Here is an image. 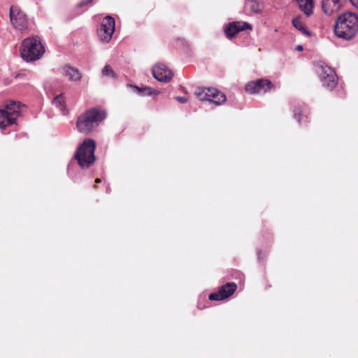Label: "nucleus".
<instances>
[{
  "mask_svg": "<svg viewBox=\"0 0 358 358\" xmlns=\"http://www.w3.org/2000/svg\"><path fill=\"white\" fill-rule=\"evenodd\" d=\"M106 117L107 112L104 109L89 108L77 117L76 129L80 134L88 135L95 131Z\"/></svg>",
  "mask_w": 358,
  "mask_h": 358,
  "instance_id": "obj_1",
  "label": "nucleus"
},
{
  "mask_svg": "<svg viewBox=\"0 0 358 358\" xmlns=\"http://www.w3.org/2000/svg\"><path fill=\"white\" fill-rule=\"evenodd\" d=\"M358 32V15L345 12L340 15L334 25L335 34L343 39L350 40Z\"/></svg>",
  "mask_w": 358,
  "mask_h": 358,
  "instance_id": "obj_2",
  "label": "nucleus"
},
{
  "mask_svg": "<svg viewBox=\"0 0 358 358\" xmlns=\"http://www.w3.org/2000/svg\"><path fill=\"white\" fill-rule=\"evenodd\" d=\"M20 52L24 61L31 62L41 59L45 52V48L39 37L32 36L22 41Z\"/></svg>",
  "mask_w": 358,
  "mask_h": 358,
  "instance_id": "obj_3",
  "label": "nucleus"
},
{
  "mask_svg": "<svg viewBox=\"0 0 358 358\" xmlns=\"http://www.w3.org/2000/svg\"><path fill=\"white\" fill-rule=\"evenodd\" d=\"M96 143L93 139L86 138L78 148L75 159L82 169H88L95 161Z\"/></svg>",
  "mask_w": 358,
  "mask_h": 358,
  "instance_id": "obj_4",
  "label": "nucleus"
},
{
  "mask_svg": "<svg viewBox=\"0 0 358 358\" xmlns=\"http://www.w3.org/2000/svg\"><path fill=\"white\" fill-rule=\"evenodd\" d=\"M315 71L319 76L322 85L333 90L338 83V76L333 69L322 62L315 64Z\"/></svg>",
  "mask_w": 358,
  "mask_h": 358,
  "instance_id": "obj_5",
  "label": "nucleus"
},
{
  "mask_svg": "<svg viewBox=\"0 0 358 358\" xmlns=\"http://www.w3.org/2000/svg\"><path fill=\"white\" fill-rule=\"evenodd\" d=\"M115 19L109 15L105 17L102 20L100 28L98 29L100 40L103 43L109 42L115 31Z\"/></svg>",
  "mask_w": 358,
  "mask_h": 358,
  "instance_id": "obj_6",
  "label": "nucleus"
},
{
  "mask_svg": "<svg viewBox=\"0 0 358 358\" xmlns=\"http://www.w3.org/2000/svg\"><path fill=\"white\" fill-rule=\"evenodd\" d=\"M10 20L16 29L24 31L28 27L27 15L17 6H12L10 8Z\"/></svg>",
  "mask_w": 358,
  "mask_h": 358,
  "instance_id": "obj_7",
  "label": "nucleus"
},
{
  "mask_svg": "<svg viewBox=\"0 0 358 358\" xmlns=\"http://www.w3.org/2000/svg\"><path fill=\"white\" fill-rule=\"evenodd\" d=\"M273 87V83L266 79H259L249 82L245 87V90L250 94L266 93Z\"/></svg>",
  "mask_w": 358,
  "mask_h": 358,
  "instance_id": "obj_8",
  "label": "nucleus"
},
{
  "mask_svg": "<svg viewBox=\"0 0 358 358\" xmlns=\"http://www.w3.org/2000/svg\"><path fill=\"white\" fill-rule=\"evenodd\" d=\"M348 0H322V8L327 15L338 13L347 3Z\"/></svg>",
  "mask_w": 358,
  "mask_h": 358,
  "instance_id": "obj_9",
  "label": "nucleus"
},
{
  "mask_svg": "<svg viewBox=\"0 0 358 358\" xmlns=\"http://www.w3.org/2000/svg\"><path fill=\"white\" fill-rule=\"evenodd\" d=\"M236 288L237 285L236 283H227L226 285H222L217 292L210 294L208 299L211 301L223 300L232 295Z\"/></svg>",
  "mask_w": 358,
  "mask_h": 358,
  "instance_id": "obj_10",
  "label": "nucleus"
},
{
  "mask_svg": "<svg viewBox=\"0 0 358 358\" xmlns=\"http://www.w3.org/2000/svg\"><path fill=\"white\" fill-rule=\"evenodd\" d=\"M152 75L155 79L160 82H169L173 78L172 71L164 64H157L152 68Z\"/></svg>",
  "mask_w": 358,
  "mask_h": 358,
  "instance_id": "obj_11",
  "label": "nucleus"
},
{
  "mask_svg": "<svg viewBox=\"0 0 358 358\" xmlns=\"http://www.w3.org/2000/svg\"><path fill=\"white\" fill-rule=\"evenodd\" d=\"M252 26L245 22H229L225 28V34L229 37H233L238 33L245 29H251Z\"/></svg>",
  "mask_w": 358,
  "mask_h": 358,
  "instance_id": "obj_12",
  "label": "nucleus"
},
{
  "mask_svg": "<svg viewBox=\"0 0 358 358\" xmlns=\"http://www.w3.org/2000/svg\"><path fill=\"white\" fill-rule=\"evenodd\" d=\"M61 73L71 82L80 81L82 78V75L78 69L69 65H66L62 68Z\"/></svg>",
  "mask_w": 358,
  "mask_h": 358,
  "instance_id": "obj_13",
  "label": "nucleus"
},
{
  "mask_svg": "<svg viewBox=\"0 0 358 358\" xmlns=\"http://www.w3.org/2000/svg\"><path fill=\"white\" fill-rule=\"evenodd\" d=\"M209 94L210 97L208 101L215 103V105L220 106L226 101L225 94L215 88H212Z\"/></svg>",
  "mask_w": 358,
  "mask_h": 358,
  "instance_id": "obj_14",
  "label": "nucleus"
},
{
  "mask_svg": "<svg viewBox=\"0 0 358 358\" xmlns=\"http://www.w3.org/2000/svg\"><path fill=\"white\" fill-rule=\"evenodd\" d=\"M3 110L15 120L20 114V103L15 101H10Z\"/></svg>",
  "mask_w": 358,
  "mask_h": 358,
  "instance_id": "obj_15",
  "label": "nucleus"
},
{
  "mask_svg": "<svg viewBox=\"0 0 358 358\" xmlns=\"http://www.w3.org/2000/svg\"><path fill=\"white\" fill-rule=\"evenodd\" d=\"M15 124V120L10 117L3 109L0 110V129H4L7 126Z\"/></svg>",
  "mask_w": 358,
  "mask_h": 358,
  "instance_id": "obj_16",
  "label": "nucleus"
},
{
  "mask_svg": "<svg viewBox=\"0 0 358 358\" xmlns=\"http://www.w3.org/2000/svg\"><path fill=\"white\" fill-rule=\"evenodd\" d=\"M301 10L309 16L312 13V8L313 7V0H296Z\"/></svg>",
  "mask_w": 358,
  "mask_h": 358,
  "instance_id": "obj_17",
  "label": "nucleus"
},
{
  "mask_svg": "<svg viewBox=\"0 0 358 358\" xmlns=\"http://www.w3.org/2000/svg\"><path fill=\"white\" fill-rule=\"evenodd\" d=\"M209 87H198L195 90V95L201 101L209 100L210 90Z\"/></svg>",
  "mask_w": 358,
  "mask_h": 358,
  "instance_id": "obj_18",
  "label": "nucleus"
},
{
  "mask_svg": "<svg viewBox=\"0 0 358 358\" xmlns=\"http://www.w3.org/2000/svg\"><path fill=\"white\" fill-rule=\"evenodd\" d=\"M52 103L57 107L61 112L65 114L66 109L65 106V101L63 94H60L55 97Z\"/></svg>",
  "mask_w": 358,
  "mask_h": 358,
  "instance_id": "obj_19",
  "label": "nucleus"
},
{
  "mask_svg": "<svg viewBox=\"0 0 358 358\" xmlns=\"http://www.w3.org/2000/svg\"><path fill=\"white\" fill-rule=\"evenodd\" d=\"M134 87L136 90L137 93L142 96H152L159 94L157 90L150 87H138L134 86Z\"/></svg>",
  "mask_w": 358,
  "mask_h": 358,
  "instance_id": "obj_20",
  "label": "nucleus"
},
{
  "mask_svg": "<svg viewBox=\"0 0 358 358\" xmlns=\"http://www.w3.org/2000/svg\"><path fill=\"white\" fill-rule=\"evenodd\" d=\"M293 26L298 30L301 31L303 34L310 36V32L307 30L303 22L299 17H296L292 20Z\"/></svg>",
  "mask_w": 358,
  "mask_h": 358,
  "instance_id": "obj_21",
  "label": "nucleus"
},
{
  "mask_svg": "<svg viewBox=\"0 0 358 358\" xmlns=\"http://www.w3.org/2000/svg\"><path fill=\"white\" fill-rule=\"evenodd\" d=\"M305 109L299 108H296L294 110V117L298 121L299 123H301L303 118H306L305 115Z\"/></svg>",
  "mask_w": 358,
  "mask_h": 358,
  "instance_id": "obj_22",
  "label": "nucleus"
},
{
  "mask_svg": "<svg viewBox=\"0 0 358 358\" xmlns=\"http://www.w3.org/2000/svg\"><path fill=\"white\" fill-rule=\"evenodd\" d=\"M102 75L103 76H108V77H112L115 78L116 74L113 71V70L111 69V67L109 65H106L103 69H102Z\"/></svg>",
  "mask_w": 358,
  "mask_h": 358,
  "instance_id": "obj_23",
  "label": "nucleus"
},
{
  "mask_svg": "<svg viewBox=\"0 0 358 358\" xmlns=\"http://www.w3.org/2000/svg\"><path fill=\"white\" fill-rule=\"evenodd\" d=\"M93 0H83L78 3V7H83L90 3Z\"/></svg>",
  "mask_w": 358,
  "mask_h": 358,
  "instance_id": "obj_24",
  "label": "nucleus"
},
{
  "mask_svg": "<svg viewBox=\"0 0 358 358\" xmlns=\"http://www.w3.org/2000/svg\"><path fill=\"white\" fill-rule=\"evenodd\" d=\"M176 99L178 102L182 103H186L187 101V98L184 97V96H176Z\"/></svg>",
  "mask_w": 358,
  "mask_h": 358,
  "instance_id": "obj_25",
  "label": "nucleus"
},
{
  "mask_svg": "<svg viewBox=\"0 0 358 358\" xmlns=\"http://www.w3.org/2000/svg\"><path fill=\"white\" fill-rule=\"evenodd\" d=\"M350 1L355 7L358 8V0H350Z\"/></svg>",
  "mask_w": 358,
  "mask_h": 358,
  "instance_id": "obj_26",
  "label": "nucleus"
},
{
  "mask_svg": "<svg viewBox=\"0 0 358 358\" xmlns=\"http://www.w3.org/2000/svg\"><path fill=\"white\" fill-rule=\"evenodd\" d=\"M295 50L296 51H302L303 50V47L301 45H299L296 47Z\"/></svg>",
  "mask_w": 358,
  "mask_h": 358,
  "instance_id": "obj_27",
  "label": "nucleus"
},
{
  "mask_svg": "<svg viewBox=\"0 0 358 358\" xmlns=\"http://www.w3.org/2000/svg\"><path fill=\"white\" fill-rule=\"evenodd\" d=\"M95 182H96V183H99V182H101V180H100V179H99V178H96V179L95 180Z\"/></svg>",
  "mask_w": 358,
  "mask_h": 358,
  "instance_id": "obj_28",
  "label": "nucleus"
},
{
  "mask_svg": "<svg viewBox=\"0 0 358 358\" xmlns=\"http://www.w3.org/2000/svg\"><path fill=\"white\" fill-rule=\"evenodd\" d=\"M258 258L260 259V252H258Z\"/></svg>",
  "mask_w": 358,
  "mask_h": 358,
  "instance_id": "obj_29",
  "label": "nucleus"
}]
</instances>
